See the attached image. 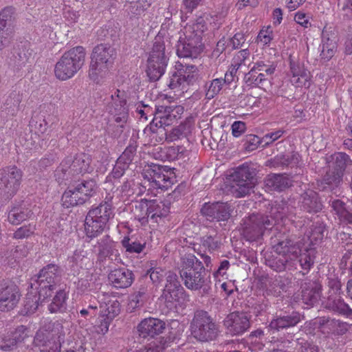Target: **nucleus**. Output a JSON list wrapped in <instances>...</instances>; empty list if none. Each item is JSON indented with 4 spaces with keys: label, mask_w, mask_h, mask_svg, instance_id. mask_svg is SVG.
I'll return each mask as SVG.
<instances>
[{
    "label": "nucleus",
    "mask_w": 352,
    "mask_h": 352,
    "mask_svg": "<svg viewBox=\"0 0 352 352\" xmlns=\"http://www.w3.org/2000/svg\"><path fill=\"white\" fill-rule=\"evenodd\" d=\"M85 54V50L82 46H77L65 52L56 63V77L60 80L72 78L84 65Z\"/></svg>",
    "instance_id": "nucleus-6"
},
{
    "label": "nucleus",
    "mask_w": 352,
    "mask_h": 352,
    "mask_svg": "<svg viewBox=\"0 0 352 352\" xmlns=\"http://www.w3.org/2000/svg\"><path fill=\"white\" fill-rule=\"evenodd\" d=\"M148 298L147 289L145 287L140 288L138 291L131 294L128 298L127 311L133 313L140 310L144 306Z\"/></svg>",
    "instance_id": "nucleus-36"
},
{
    "label": "nucleus",
    "mask_w": 352,
    "mask_h": 352,
    "mask_svg": "<svg viewBox=\"0 0 352 352\" xmlns=\"http://www.w3.org/2000/svg\"><path fill=\"white\" fill-rule=\"evenodd\" d=\"M129 168L128 166L117 160L112 171L107 176L104 184L107 187L114 185L115 180L120 179Z\"/></svg>",
    "instance_id": "nucleus-52"
},
{
    "label": "nucleus",
    "mask_w": 352,
    "mask_h": 352,
    "mask_svg": "<svg viewBox=\"0 0 352 352\" xmlns=\"http://www.w3.org/2000/svg\"><path fill=\"white\" fill-rule=\"evenodd\" d=\"M275 212L272 211L270 215L263 214H252L244 219L243 232L248 241L260 239L265 232L278 230L279 221L283 220L281 214L274 216Z\"/></svg>",
    "instance_id": "nucleus-4"
},
{
    "label": "nucleus",
    "mask_w": 352,
    "mask_h": 352,
    "mask_svg": "<svg viewBox=\"0 0 352 352\" xmlns=\"http://www.w3.org/2000/svg\"><path fill=\"white\" fill-rule=\"evenodd\" d=\"M333 170L338 171L344 175L347 166L352 165V160L349 155L343 152H339L333 156Z\"/></svg>",
    "instance_id": "nucleus-50"
},
{
    "label": "nucleus",
    "mask_w": 352,
    "mask_h": 352,
    "mask_svg": "<svg viewBox=\"0 0 352 352\" xmlns=\"http://www.w3.org/2000/svg\"><path fill=\"white\" fill-rule=\"evenodd\" d=\"M203 51L202 39L200 34L192 33L177 45V54L183 58H197Z\"/></svg>",
    "instance_id": "nucleus-18"
},
{
    "label": "nucleus",
    "mask_w": 352,
    "mask_h": 352,
    "mask_svg": "<svg viewBox=\"0 0 352 352\" xmlns=\"http://www.w3.org/2000/svg\"><path fill=\"white\" fill-rule=\"evenodd\" d=\"M199 71L193 65H186L173 73L168 83L171 89L184 92L188 86L193 85L198 79Z\"/></svg>",
    "instance_id": "nucleus-16"
},
{
    "label": "nucleus",
    "mask_w": 352,
    "mask_h": 352,
    "mask_svg": "<svg viewBox=\"0 0 352 352\" xmlns=\"http://www.w3.org/2000/svg\"><path fill=\"white\" fill-rule=\"evenodd\" d=\"M304 316L298 311H292L290 314L276 315L269 323L268 331L272 334L280 330L296 326Z\"/></svg>",
    "instance_id": "nucleus-21"
},
{
    "label": "nucleus",
    "mask_w": 352,
    "mask_h": 352,
    "mask_svg": "<svg viewBox=\"0 0 352 352\" xmlns=\"http://www.w3.org/2000/svg\"><path fill=\"white\" fill-rule=\"evenodd\" d=\"M322 305L326 309L346 318H352V309L344 301L340 294L330 292Z\"/></svg>",
    "instance_id": "nucleus-25"
},
{
    "label": "nucleus",
    "mask_w": 352,
    "mask_h": 352,
    "mask_svg": "<svg viewBox=\"0 0 352 352\" xmlns=\"http://www.w3.org/2000/svg\"><path fill=\"white\" fill-rule=\"evenodd\" d=\"M34 343L40 347L41 352H60L61 346L59 344L49 342L48 340H44L41 338L40 334H36L34 337Z\"/></svg>",
    "instance_id": "nucleus-57"
},
{
    "label": "nucleus",
    "mask_w": 352,
    "mask_h": 352,
    "mask_svg": "<svg viewBox=\"0 0 352 352\" xmlns=\"http://www.w3.org/2000/svg\"><path fill=\"white\" fill-rule=\"evenodd\" d=\"M23 173L15 166L0 169V200L8 201L18 191Z\"/></svg>",
    "instance_id": "nucleus-12"
},
{
    "label": "nucleus",
    "mask_w": 352,
    "mask_h": 352,
    "mask_svg": "<svg viewBox=\"0 0 352 352\" xmlns=\"http://www.w3.org/2000/svg\"><path fill=\"white\" fill-rule=\"evenodd\" d=\"M61 280L59 266L50 263L43 267L38 272L36 280L38 294L43 300L52 296Z\"/></svg>",
    "instance_id": "nucleus-10"
},
{
    "label": "nucleus",
    "mask_w": 352,
    "mask_h": 352,
    "mask_svg": "<svg viewBox=\"0 0 352 352\" xmlns=\"http://www.w3.org/2000/svg\"><path fill=\"white\" fill-rule=\"evenodd\" d=\"M91 158L86 153L77 154L75 157H65L55 170V177L58 182L67 180L78 175L89 173Z\"/></svg>",
    "instance_id": "nucleus-8"
},
{
    "label": "nucleus",
    "mask_w": 352,
    "mask_h": 352,
    "mask_svg": "<svg viewBox=\"0 0 352 352\" xmlns=\"http://www.w3.org/2000/svg\"><path fill=\"white\" fill-rule=\"evenodd\" d=\"M18 287L9 280L0 281V310L8 311L13 309L20 300Z\"/></svg>",
    "instance_id": "nucleus-17"
},
{
    "label": "nucleus",
    "mask_w": 352,
    "mask_h": 352,
    "mask_svg": "<svg viewBox=\"0 0 352 352\" xmlns=\"http://www.w3.org/2000/svg\"><path fill=\"white\" fill-rule=\"evenodd\" d=\"M84 196L76 185H71L62 195V204L65 208L82 205L87 201Z\"/></svg>",
    "instance_id": "nucleus-32"
},
{
    "label": "nucleus",
    "mask_w": 352,
    "mask_h": 352,
    "mask_svg": "<svg viewBox=\"0 0 352 352\" xmlns=\"http://www.w3.org/2000/svg\"><path fill=\"white\" fill-rule=\"evenodd\" d=\"M277 256L267 261L268 265L276 272H283L286 269H296V263L294 262L298 252V246L288 239L278 240L273 246Z\"/></svg>",
    "instance_id": "nucleus-7"
},
{
    "label": "nucleus",
    "mask_w": 352,
    "mask_h": 352,
    "mask_svg": "<svg viewBox=\"0 0 352 352\" xmlns=\"http://www.w3.org/2000/svg\"><path fill=\"white\" fill-rule=\"evenodd\" d=\"M149 219L154 223H159L162 219L165 218L170 212V203L165 199L164 201H157V200H149Z\"/></svg>",
    "instance_id": "nucleus-31"
},
{
    "label": "nucleus",
    "mask_w": 352,
    "mask_h": 352,
    "mask_svg": "<svg viewBox=\"0 0 352 352\" xmlns=\"http://www.w3.org/2000/svg\"><path fill=\"white\" fill-rule=\"evenodd\" d=\"M342 175L338 171L329 169L324 175L322 184H324L323 189L329 188L332 190L338 187L342 182Z\"/></svg>",
    "instance_id": "nucleus-47"
},
{
    "label": "nucleus",
    "mask_w": 352,
    "mask_h": 352,
    "mask_svg": "<svg viewBox=\"0 0 352 352\" xmlns=\"http://www.w3.org/2000/svg\"><path fill=\"white\" fill-rule=\"evenodd\" d=\"M223 86L222 78H217L212 80L207 81L204 85L206 97L208 99H212L219 94Z\"/></svg>",
    "instance_id": "nucleus-53"
},
{
    "label": "nucleus",
    "mask_w": 352,
    "mask_h": 352,
    "mask_svg": "<svg viewBox=\"0 0 352 352\" xmlns=\"http://www.w3.org/2000/svg\"><path fill=\"white\" fill-rule=\"evenodd\" d=\"M14 12L12 7H6L0 12V27H12Z\"/></svg>",
    "instance_id": "nucleus-64"
},
{
    "label": "nucleus",
    "mask_w": 352,
    "mask_h": 352,
    "mask_svg": "<svg viewBox=\"0 0 352 352\" xmlns=\"http://www.w3.org/2000/svg\"><path fill=\"white\" fill-rule=\"evenodd\" d=\"M186 149L183 146H171L165 148L164 153L168 160L173 161L182 157Z\"/></svg>",
    "instance_id": "nucleus-61"
},
{
    "label": "nucleus",
    "mask_w": 352,
    "mask_h": 352,
    "mask_svg": "<svg viewBox=\"0 0 352 352\" xmlns=\"http://www.w3.org/2000/svg\"><path fill=\"white\" fill-rule=\"evenodd\" d=\"M300 203L301 209L308 212H318L322 207L318 194L311 189H307L301 194Z\"/></svg>",
    "instance_id": "nucleus-30"
},
{
    "label": "nucleus",
    "mask_w": 352,
    "mask_h": 352,
    "mask_svg": "<svg viewBox=\"0 0 352 352\" xmlns=\"http://www.w3.org/2000/svg\"><path fill=\"white\" fill-rule=\"evenodd\" d=\"M191 333L197 340L207 342L215 339L218 327L208 312L199 310L195 313L190 324Z\"/></svg>",
    "instance_id": "nucleus-11"
},
{
    "label": "nucleus",
    "mask_w": 352,
    "mask_h": 352,
    "mask_svg": "<svg viewBox=\"0 0 352 352\" xmlns=\"http://www.w3.org/2000/svg\"><path fill=\"white\" fill-rule=\"evenodd\" d=\"M116 57L115 49L108 44L96 46L91 55L88 71L90 80L100 83L109 74Z\"/></svg>",
    "instance_id": "nucleus-2"
},
{
    "label": "nucleus",
    "mask_w": 352,
    "mask_h": 352,
    "mask_svg": "<svg viewBox=\"0 0 352 352\" xmlns=\"http://www.w3.org/2000/svg\"><path fill=\"white\" fill-rule=\"evenodd\" d=\"M148 201L146 199H142L139 202H136L132 207L131 212L135 219L144 224L148 222L149 219V208Z\"/></svg>",
    "instance_id": "nucleus-43"
},
{
    "label": "nucleus",
    "mask_w": 352,
    "mask_h": 352,
    "mask_svg": "<svg viewBox=\"0 0 352 352\" xmlns=\"http://www.w3.org/2000/svg\"><path fill=\"white\" fill-rule=\"evenodd\" d=\"M43 329L45 333H36L41 335V339L60 346L65 342L66 336L70 333L69 322L63 318L45 323Z\"/></svg>",
    "instance_id": "nucleus-15"
},
{
    "label": "nucleus",
    "mask_w": 352,
    "mask_h": 352,
    "mask_svg": "<svg viewBox=\"0 0 352 352\" xmlns=\"http://www.w3.org/2000/svg\"><path fill=\"white\" fill-rule=\"evenodd\" d=\"M162 296L169 302L184 303L189 300L188 296L182 285L177 286L176 288H164Z\"/></svg>",
    "instance_id": "nucleus-41"
},
{
    "label": "nucleus",
    "mask_w": 352,
    "mask_h": 352,
    "mask_svg": "<svg viewBox=\"0 0 352 352\" xmlns=\"http://www.w3.org/2000/svg\"><path fill=\"white\" fill-rule=\"evenodd\" d=\"M32 212L23 207H14L8 212V219L12 224H19L30 217Z\"/></svg>",
    "instance_id": "nucleus-49"
},
{
    "label": "nucleus",
    "mask_w": 352,
    "mask_h": 352,
    "mask_svg": "<svg viewBox=\"0 0 352 352\" xmlns=\"http://www.w3.org/2000/svg\"><path fill=\"white\" fill-rule=\"evenodd\" d=\"M329 204L340 222L346 224L352 223V210L346 203L340 199H331Z\"/></svg>",
    "instance_id": "nucleus-34"
},
{
    "label": "nucleus",
    "mask_w": 352,
    "mask_h": 352,
    "mask_svg": "<svg viewBox=\"0 0 352 352\" xmlns=\"http://www.w3.org/2000/svg\"><path fill=\"white\" fill-rule=\"evenodd\" d=\"M179 274L185 286L190 290L203 289L207 293L210 289V276H207L206 269L194 254H187L181 258Z\"/></svg>",
    "instance_id": "nucleus-1"
},
{
    "label": "nucleus",
    "mask_w": 352,
    "mask_h": 352,
    "mask_svg": "<svg viewBox=\"0 0 352 352\" xmlns=\"http://www.w3.org/2000/svg\"><path fill=\"white\" fill-rule=\"evenodd\" d=\"M269 342L271 343L280 342V345H283V347H289V344H292V346H296L298 352H320L317 346L303 338H300L291 342L289 340L283 338H276L274 336H272L271 339H269Z\"/></svg>",
    "instance_id": "nucleus-29"
},
{
    "label": "nucleus",
    "mask_w": 352,
    "mask_h": 352,
    "mask_svg": "<svg viewBox=\"0 0 352 352\" xmlns=\"http://www.w3.org/2000/svg\"><path fill=\"white\" fill-rule=\"evenodd\" d=\"M201 244L210 252H212L220 249L222 245L221 237L215 231H212L201 238Z\"/></svg>",
    "instance_id": "nucleus-46"
},
{
    "label": "nucleus",
    "mask_w": 352,
    "mask_h": 352,
    "mask_svg": "<svg viewBox=\"0 0 352 352\" xmlns=\"http://www.w3.org/2000/svg\"><path fill=\"white\" fill-rule=\"evenodd\" d=\"M188 132L189 128L186 124H179L173 128L169 134H167V138L165 140H168L170 142L175 141L186 137Z\"/></svg>",
    "instance_id": "nucleus-62"
},
{
    "label": "nucleus",
    "mask_w": 352,
    "mask_h": 352,
    "mask_svg": "<svg viewBox=\"0 0 352 352\" xmlns=\"http://www.w3.org/2000/svg\"><path fill=\"white\" fill-rule=\"evenodd\" d=\"M223 322L228 332L234 336L244 333L250 327V318L244 312H232L226 316Z\"/></svg>",
    "instance_id": "nucleus-19"
},
{
    "label": "nucleus",
    "mask_w": 352,
    "mask_h": 352,
    "mask_svg": "<svg viewBox=\"0 0 352 352\" xmlns=\"http://www.w3.org/2000/svg\"><path fill=\"white\" fill-rule=\"evenodd\" d=\"M165 328L164 322L154 318H145L138 326L140 335L143 338L159 335L163 332Z\"/></svg>",
    "instance_id": "nucleus-27"
},
{
    "label": "nucleus",
    "mask_w": 352,
    "mask_h": 352,
    "mask_svg": "<svg viewBox=\"0 0 352 352\" xmlns=\"http://www.w3.org/2000/svg\"><path fill=\"white\" fill-rule=\"evenodd\" d=\"M302 302L308 307H313L321 297L322 286L316 281L305 280L300 285Z\"/></svg>",
    "instance_id": "nucleus-24"
},
{
    "label": "nucleus",
    "mask_w": 352,
    "mask_h": 352,
    "mask_svg": "<svg viewBox=\"0 0 352 352\" xmlns=\"http://www.w3.org/2000/svg\"><path fill=\"white\" fill-rule=\"evenodd\" d=\"M201 212L210 221H226L230 216V207L226 203L223 202L205 204L201 209Z\"/></svg>",
    "instance_id": "nucleus-22"
},
{
    "label": "nucleus",
    "mask_w": 352,
    "mask_h": 352,
    "mask_svg": "<svg viewBox=\"0 0 352 352\" xmlns=\"http://www.w3.org/2000/svg\"><path fill=\"white\" fill-rule=\"evenodd\" d=\"M31 57V53L25 47L19 48L10 58L8 63L9 67L13 69L14 72L18 73L28 63Z\"/></svg>",
    "instance_id": "nucleus-38"
},
{
    "label": "nucleus",
    "mask_w": 352,
    "mask_h": 352,
    "mask_svg": "<svg viewBox=\"0 0 352 352\" xmlns=\"http://www.w3.org/2000/svg\"><path fill=\"white\" fill-rule=\"evenodd\" d=\"M254 170L246 164L236 168L230 177L236 197H244L250 193L254 186Z\"/></svg>",
    "instance_id": "nucleus-13"
},
{
    "label": "nucleus",
    "mask_w": 352,
    "mask_h": 352,
    "mask_svg": "<svg viewBox=\"0 0 352 352\" xmlns=\"http://www.w3.org/2000/svg\"><path fill=\"white\" fill-rule=\"evenodd\" d=\"M138 145L135 140H130L129 144L123 151L122 155L118 157V160L122 162L124 164L129 165L133 160L134 156L136 154Z\"/></svg>",
    "instance_id": "nucleus-56"
},
{
    "label": "nucleus",
    "mask_w": 352,
    "mask_h": 352,
    "mask_svg": "<svg viewBox=\"0 0 352 352\" xmlns=\"http://www.w3.org/2000/svg\"><path fill=\"white\" fill-rule=\"evenodd\" d=\"M276 65L270 60H258L252 69H255L257 73H264L265 77L271 76L276 70Z\"/></svg>",
    "instance_id": "nucleus-58"
},
{
    "label": "nucleus",
    "mask_w": 352,
    "mask_h": 352,
    "mask_svg": "<svg viewBox=\"0 0 352 352\" xmlns=\"http://www.w3.org/2000/svg\"><path fill=\"white\" fill-rule=\"evenodd\" d=\"M67 292L64 289L56 292L52 302L48 305V311L51 314L64 313L67 309Z\"/></svg>",
    "instance_id": "nucleus-40"
},
{
    "label": "nucleus",
    "mask_w": 352,
    "mask_h": 352,
    "mask_svg": "<svg viewBox=\"0 0 352 352\" xmlns=\"http://www.w3.org/2000/svg\"><path fill=\"white\" fill-rule=\"evenodd\" d=\"M107 238H109L107 236ZM99 256L101 258L109 257L111 260L120 261L119 250L116 248V245L107 239V242L99 245Z\"/></svg>",
    "instance_id": "nucleus-44"
},
{
    "label": "nucleus",
    "mask_w": 352,
    "mask_h": 352,
    "mask_svg": "<svg viewBox=\"0 0 352 352\" xmlns=\"http://www.w3.org/2000/svg\"><path fill=\"white\" fill-rule=\"evenodd\" d=\"M21 96L16 91L12 92L1 107V111L6 116H14L19 110Z\"/></svg>",
    "instance_id": "nucleus-39"
},
{
    "label": "nucleus",
    "mask_w": 352,
    "mask_h": 352,
    "mask_svg": "<svg viewBox=\"0 0 352 352\" xmlns=\"http://www.w3.org/2000/svg\"><path fill=\"white\" fill-rule=\"evenodd\" d=\"M183 113L184 107L180 105L160 106L155 109L154 113L151 112L150 116H153V118L145 131H151L152 139H155V142H162L167 138L165 126L173 124Z\"/></svg>",
    "instance_id": "nucleus-3"
},
{
    "label": "nucleus",
    "mask_w": 352,
    "mask_h": 352,
    "mask_svg": "<svg viewBox=\"0 0 352 352\" xmlns=\"http://www.w3.org/2000/svg\"><path fill=\"white\" fill-rule=\"evenodd\" d=\"M44 300L40 298L39 295L38 296L33 295L32 294H28L24 302L23 311L25 314H32L36 312L38 309L40 303H42Z\"/></svg>",
    "instance_id": "nucleus-55"
},
{
    "label": "nucleus",
    "mask_w": 352,
    "mask_h": 352,
    "mask_svg": "<svg viewBox=\"0 0 352 352\" xmlns=\"http://www.w3.org/2000/svg\"><path fill=\"white\" fill-rule=\"evenodd\" d=\"M296 254V258L294 259V262L296 263V266L299 264L301 268L306 271V272L302 273V274H305L313 266L314 263V258L307 252L301 253V250L299 247L298 252Z\"/></svg>",
    "instance_id": "nucleus-54"
},
{
    "label": "nucleus",
    "mask_w": 352,
    "mask_h": 352,
    "mask_svg": "<svg viewBox=\"0 0 352 352\" xmlns=\"http://www.w3.org/2000/svg\"><path fill=\"white\" fill-rule=\"evenodd\" d=\"M300 161V155L296 152L288 153L276 155L272 161L274 167H293L297 166Z\"/></svg>",
    "instance_id": "nucleus-42"
},
{
    "label": "nucleus",
    "mask_w": 352,
    "mask_h": 352,
    "mask_svg": "<svg viewBox=\"0 0 352 352\" xmlns=\"http://www.w3.org/2000/svg\"><path fill=\"white\" fill-rule=\"evenodd\" d=\"M121 243L126 251L129 253H140L145 247V243H141L129 236H124Z\"/></svg>",
    "instance_id": "nucleus-59"
},
{
    "label": "nucleus",
    "mask_w": 352,
    "mask_h": 352,
    "mask_svg": "<svg viewBox=\"0 0 352 352\" xmlns=\"http://www.w3.org/2000/svg\"><path fill=\"white\" fill-rule=\"evenodd\" d=\"M14 36L12 27H0V51L8 47L12 43Z\"/></svg>",
    "instance_id": "nucleus-60"
},
{
    "label": "nucleus",
    "mask_w": 352,
    "mask_h": 352,
    "mask_svg": "<svg viewBox=\"0 0 352 352\" xmlns=\"http://www.w3.org/2000/svg\"><path fill=\"white\" fill-rule=\"evenodd\" d=\"M88 214L107 223L114 216L112 204L109 200L103 201L98 206H93L89 210Z\"/></svg>",
    "instance_id": "nucleus-37"
},
{
    "label": "nucleus",
    "mask_w": 352,
    "mask_h": 352,
    "mask_svg": "<svg viewBox=\"0 0 352 352\" xmlns=\"http://www.w3.org/2000/svg\"><path fill=\"white\" fill-rule=\"evenodd\" d=\"M107 223L104 221L96 219L87 213L85 221L86 236L91 239L97 237L103 232Z\"/></svg>",
    "instance_id": "nucleus-33"
},
{
    "label": "nucleus",
    "mask_w": 352,
    "mask_h": 352,
    "mask_svg": "<svg viewBox=\"0 0 352 352\" xmlns=\"http://www.w3.org/2000/svg\"><path fill=\"white\" fill-rule=\"evenodd\" d=\"M108 278L115 287L126 288L131 285L134 277L131 270L121 267L111 270Z\"/></svg>",
    "instance_id": "nucleus-28"
},
{
    "label": "nucleus",
    "mask_w": 352,
    "mask_h": 352,
    "mask_svg": "<svg viewBox=\"0 0 352 352\" xmlns=\"http://www.w3.org/2000/svg\"><path fill=\"white\" fill-rule=\"evenodd\" d=\"M243 147L247 151L256 150L260 144H262L263 139L256 135L248 134L243 139Z\"/></svg>",
    "instance_id": "nucleus-63"
},
{
    "label": "nucleus",
    "mask_w": 352,
    "mask_h": 352,
    "mask_svg": "<svg viewBox=\"0 0 352 352\" xmlns=\"http://www.w3.org/2000/svg\"><path fill=\"white\" fill-rule=\"evenodd\" d=\"M265 184L270 190L283 191L291 186V180L284 174H272L266 177Z\"/></svg>",
    "instance_id": "nucleus-35"
},
{
    "label": "nucleus",
    "mask_w": 352,
    "mask_h": 352,
    "mask_svg": "<svg viewBox=\"0 0 352 352\" xmlns=\"http://www.w3.org/2000/svg\"><path fill=\"white\" fill-rule=\"evenodd\" d=\"M169 60V52L164 39L157 35L155 37L147 58L146 72L152 81L159 80L164 74Z\"/></svg>",
    "instance_id": "nucleus-5"
},
{
    "label": "nucleus",
    "mask_w": 352,
    "mask_h": 352,
    "mask_svg": "<svg viewBox=\"0 0 352 352\" xmlns=\"http://www.w3.org/2000/svg\"><path fill=\"white\" fill-rule=\"evenodd\" d=\"M28 328L23 325L17 327L13 331L0 338V349L9 351L16 349L28 336Z\"/></svg>",
    "instance_id": "nucleus-26"
},
{
    "label": "nucleus",
    "mask_w": 352,
    "mask_h": 352,
    "mask_svg": "<svg viewBox=\"0 0 352 352\" xmlns=\"http://www.w3.org/2000/svg\"><path fill=\"white\" fill-rule=\"evenodd\" d=\"M100 303V314L104 318L105 330H108L110 321L118 316L120 311V305L117 300H113L111 296L102 294L98 296Z\"/></svg>",
    "instance_id": "nucleus-20"
},
{
    "label": "nucleus",
    "mask_w": 352,
    "mask_h": 352,
    "mask_svg": "<svg viewBox=\"0 0 352 352\" xmlns=\"http://www.w3.org/2000/svg\"><path fill=\"white\" fill-rule=\"evenodd\" d=\"M290 82L296 87L309 88L311 85V74L304 65L290 60Z\"/></svg>",
    "instance_id": "nucleus-23"
},
{
    "label": "nucleus",
    "mask_w": 352,
    "mask_h": 352,
    "mask_svg": "<svg viewBox=\"0 0 352 352\" xmlns=\"http://www.w3.org/2000/svg\"><path fill=\"white\" fill-rule=\"evenodd\" d=\"M166 166L153 164L142 173L144 184L149 188L167 190L176 182V175L173 170Z\"/></svg>",
    "instance_id": "nucleus-9"
},
{
    "label": "nucleus",
    "mask_w": 352,
    "mask_h": 352,
    "mask_svg": "<svg viewBox=\"0 0 352 352\" xmlns=\"http://www.w3.org/2000/svg\"><path fill=\"white\" fill-rule=\"evenodd\" d=\"M75 185L79 188V191L85 195L84 197L87 201L96 193L98 190L96 182L93 179L83 180Z\"/></svg>",
    "instance_id": "nucleus-51"
},
{
    "label": "nucleus",
    "mask_w": 352,
    "mask_h": 352,
    "mask_svg": "<svg viewBox=\"0 0 352 352\" xmlns=\"http://www.w3.org/2000/svg\"><path fill=\"white\" fill-rule=\"evenodd\" d=\"M245 81L248 86L262 87L270 82V79L265 77L264 73H257L255 69L251 68L250 71L245 74Z\"/></svg>",
    "instance_id": "nucleus-48"
},
{
    "label": "nucleus",
    "mask_w": 352,
    "mask_h": 352,
    "mask_svg": "<svg viewBox=\"0 0 352 352\" xmlns=\"http://www.w3.org/2000/svg\"><path fill=\"white\" fill-rule=\"evenodd\" d=\"M152 0H138L126 3V10L132 16L142 15L151 5Z\"/></svg>",
    "instance_id": "nucleus-45"
},
{
    "label": "nucleus",
    "mask_w": 352,
    "mask_h": 352,
    "mask_svg": "<svg viewBox=\"0 0 352 352\" xmlns=\"http://www.w3.org/2000/svg\"><path fill=\"white\" fill-rule=\"evenodd\" d=\"M126 98L127 95L124 91L116 89L111 96V101L107 104V110L121 127H123L129 118Z\"/></svg>",
    "instance_id": "nucleus-14"
}]
</instances>
